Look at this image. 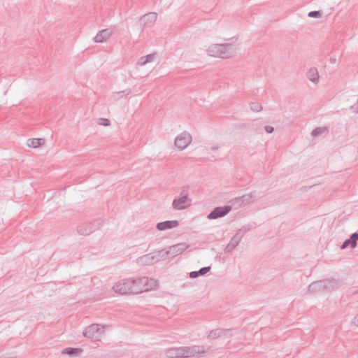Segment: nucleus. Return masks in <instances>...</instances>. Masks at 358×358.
Wrapping results in <instances>:
<instances>
[{"instance_id": "obj_8", "label": "nucleus", "mask_w": 358, "mask_h": 358, "mask_svg": "<svg viewBox=\"0 0 358 358\" xmlns=\"http://www.w3.org/2000/svg\"><path fill=\"white\" fill-rule=\"evenodd\" d=\"M191 141V135L187 131H183L176 136L175 139V145L179 150H182L190 144Z\"/></svg>"}, {"instance_id": "obj_9", "label": "nucleus", "mask_w": 358, "mask_h": 358, "mask_svg": "<svg viewBox=\"0 0 358 358\" xmlns=\"http://www.w3.org/2000/svg\"><path fill=\"white\" fill-rule=\"evenodd\" d=\"M231 210L230 206H218L215 208L208 215L209 220H215L227 215Z\"/></svg>"}, {"instance_id": "obj_1", "label": "nucleus", "mask_w": 358, "mask_h": 358, "mask_svg": "<svg viewBox=\"0 0 358 358\" xmlns=\"http://www.w3.org/2000/svg\"><path fill=\"white\" fill-rule=\"evenodd\" d=\"M206 352L204 346L193 345L190 347L171 348L166 350V355L169 358H188L194 356H201Z\"/></svg>"}, {"instance_id": "obj_5", "label": "nucleus", "mask_w": 358, "mask_h": 358, "mask_svg": "<svg viewBox=\"0 0 358 358\" xmlns=\"http://www.w3.org/2000/svg\"><path fill=\"white\" fill-rule=\"evenodd\" d=\"M189 247L186 243H180L172 246L169 247L166 250H162L157 251V255L161 256L162 259H164L169 255L173 257L182 254Z\"/></svg>"}, {"instance_id": "obj_11", "label": "nucleus", "mask_w": 358, "mask_h": 358, "mask_svg": "<svg viewBox=\"0 0 358 358\" xmlns=\"http://www.w3.org/2000/svg\"><path fill=\"white\" fill-rule=\"evenodd\" d=\"M157 18V14L154 12L148 13L144 15L140 20L142 24V30L145 27H152Z\"/></svg>"}, {"instance_id": "obj_7", "label": "nucleus", "mask_w": 358, "mask_h": 358, "mask_svg": "<svg viewBox=\"0 0 358 358\" xmlns=\"http://www.w3.org/2000/svg\"><path fill=\"white\" fill-rule=\"evenodd\" d=\"M100 220H95L92 222L84 223L79 225L77 228L78 233L80 235L87 236L99 229L101 226Z\"/></svg>"}, {"instance_id": "obj_15", "label": "nucleus", "mask_w": 358, "mask_h": 358, "mask_svg": "<svg viewBox=\"0 0 358 358\" xmlns=\"http://www.w3.org/2000/svg\"><path fill=\"white\" fill-rule=\"evenodd\" d=\"M242 239V236L238 233H236L230 240L229 243L227 244L225 248L226 252H231L241 242Z\"/></svg>"}, {"instance_id": "obj_16", "label": "nucleus", "mask_w": 358, "mask_h": 358, "mask_svg": "<svg viewBox=\"0 0 358 358\" xmlns=\"http://www.w3.org/2000/svg\"><path fill=\"white\" fill-rule=\"evenodd\" d=\"M358 241V233L355 232L351 234L350 237L343 243L341 246V249L344 250L348 245H350L352 248H355L357 246V242Z\"/></svg>"}, {"instance_id": "obj_21", "label": "nucleus", "mask_w": 358, "mask_h": 358, "mask_svg": "<svg viewBox=\"0 0 358 358\" xmlns=\"http://www.w3.org/2000/svg\"><path fill=\"white\" fill-rule=\"evenodd\" d=\"M210 266H205L200 268L199 271H194L189 273V278H196L200 275H203L210 270Z\"/></svg>"}, {"instance_id": "obj_14", "label": "nucleus", "mask_w": 358, "mask_h": 358, "mask_svg": "<svg viewBox=\"0 0 358 358\" xmlns=\"http://www.w3.org/2000/svg\"><path fill=\"white\" fill-rule=\"evenodd\" d=\"M179 222L178 220H167L159 222L156 225V228L159 231H164L166 229H171L178 227Z\"/></svg>"}, {"instance_id": "obj_23", "label": "nucleus", "mask_w": 358, "mask_h": 358, "mask_svg": "<svg viewBox=\"0 0 358 358\" xmlns=\"http://www.w3.org/2000/svg\"><path fill=\"white\" fill-rule=\"evenodd\" d=\"M328 133V129L326 127H317L315 129H313L311 132V136L313 137H317L320 135H322L323 134Z\"/></svg>"}, {"instance_id": "obj_10", "label": "nucleus", "mask_w": 358, "mask_h": 358, "mask_svg": "<svg viewBox=\"0 0 358 358\" xmlns=\"http://www.w3.org/2000/svg\"><path fill=\"white\" fill-rule=\"evenodd\" d=\"M161 256L157 255V252L153 253H149L143 256L140 257L137 259V262L139 265H149L157 262L161 259Z\"/></svg>"}, {"instance_id": "obj_31", "label": "nucleus", "mask_w": 358, "mask_h": 358, "mask_svg": "<svg viewBox=\"0 0 358 358\" xmlns=\"http://www.w3.org/2000/svg\"><path fill=\"white\" fill-rule=\"evenodd\" d=\"M180 196H185L188 198V191L187 187H183L180 192Z\"/></svg>"}, {"instance_id": "obj_20", "label": "nucleus", "mask_w": 358, "mask_h": 358, "mask_svg": "<svg viewBox=\"0 0 358 358\" xmlns=\"http://www.w3.org/2000/svg\"><path fill=\"white\" fill-rule=\"evenodd\" d=\"M228 333L229 331L227 329H217L215 330H211L208 335V338L210 339H215L222 336H226Z\"/></svg>"}, {"instance_id": "obj_35", "label": "nucleus", "mask_w": 358, "mask_h": 358, "mask_svg": "<svg viewBox=\"0 0 358 358\" xmlns=\"http://www.w3.org/2000/svg\"><path fill=\"white\" fill-rule=\"evenodd\" d=\"M218 148H219L218 145H215V146L211 147V150H217Z\"/></svg>"}, {"instance_id": "obj_6", "label": "nucleus", "mask_w": 358, "mask_h": 358, "mask_svg": "<svg viewBox=\"0 0 358 358\" xmlns=\"http://www.w3.org/2000/svg\"><path fill=\"white\" fill-rule=\"evenodd\" d=\"M136 280L138 288L140 289V293L149 291L157 285L156 280L148 277L138 278Z\"/></svg>"}, {"instance_id": "obj_19", "label": "nucleus", "mask_w": 358, "mask_h": 358, "mask_svg": "<svg viewBox=\"0 0 358 358\" xmlns=\"http://www.w3.org/2000/svg\"><path fill=\"white\" fill-rule=\"evenodd\" d=\"M307 78L309 80L314 83H317L319 80V73L315 67H311L306 74Z\"/></svg>"}, {"instance_id": "obj_13", "label": "nucleus", "mask_w": 358, "mask_h": 358, "mask_svg": "<svg viewBox=\"0 0 358 358\" xmlns=\"http://www.w3.org/2000/svg\"><path fill=\"white\" fill-rule=\"evenodd\" d=\"M324 291L332 292L340 287L341 281L338 279H325L323 280Z\"/></svg>"}, {"instance_id": "obj_2", "label": "nucleus", "mask_w": 358, "mask_h": 358, "mask_svg": "<svg viewBox=\"0 0 358 358\" xmlns=\"http://www.w3.org/2000/svg\"><path fill=\"white\" fill-rule=\"evenodd\" d=\"M236 47L232 44H211L206 49L208 55L222 59L230 58L236 52Z\"/></svg>"}, {"instance_id": "obj_28", "label": "nucleus", "mask_w": 358, "mask_h": 358, "mask_svg": "<svg viewBox=\"0 0 358 358\" xmlns=\"http://www.w3.org/2000/svg\"><path fill=\"white\" fill-rule=\"evenodd\" d=\"M98 123L100 125L108 126L110 125V120L106 118H99L98 120Z\"/></svg>"}, {"instance_id": "obj_34", "label": "nucleus", "mask_w": 358, "mask_h": 358, "mask_svg": "<svg viewBox=\"0 0 358 358\" xmlns=\"http://www.w3.org/2000/svg\"><path fill=\"white\" fill-rule=\"evenodd\" d=\"M352 323L354 325H355V326L358 327V314H357V315H356L353 317V319H352Z\"/></svg>"}, {"instance_id": "obj_4", "label": "nucleus", "mask_w": 358, "mask_h": 358, "mask_svg": "<svg viewBox=\"0 0 358 358\" xmlns=\"http://www.w3.org/2000/svg\"><path fill=\"white\" fill-rule=\"evenodd\" d=\"M106 327L98 324H90L84 329L83 336L86 338L99 341L103 336Z\"/></svg>"}, {"instance_id": "obj_12", "label": "nucleus", "mask_w": 358, "mask_h": 358, "mask_svg": "<svg viewBox=\"0 0 358 358\" xmlns=\"http://www.w3.org/2000/svg\"><path fill=\"white\" fill-rule=\"evenodd\" d=\"M191 200L185 196H180L173 201L172 206L175 210H183L190 206Z\"/></svg>"}, {"instance_id": "obj_32", "label": "nucleus", "mask_w": 358, "mask_h": 358, "mask_svg": "<svg viewBox=\"0 0 358 358\" xmlns=\"http://www.w3.org/2000/svg\"><path fill=\"white\" fill-rule=\"evenodd\" d=\"M350 110L355 113H358V99L357 103L350 107Z\"/></svg>"}, {"instance_id": "obj_18", "label": "nucleus", "mask_w": 358, "mask_h": 358, "mask_svg": "<svg viewBox=\"0 0 358 358\" xmlns=\"http://www.w3.org/2000/svg\"><path fill=\"white\" fill-rule=\"evenodd\" d=\"M324 285L323 280L313 282L308 286V292L313 293L325 292Z\"/></svg>"}, {"instance_id": "obj_25", "label": "nucleus", "mask_w": 358, "mask_h": 358, "mask_svg": "<svg viewBox=\"0 0 358 358\" xmlns=\"http://www.w3.org/2000/svg\"><path fill=\"white\" fill-rule=\"evenodd\" d=\"M250 108L254 112H259L262 110V107L259 103L252 102L250 104Z\"/></svg>"}, {"instance_id": "obj_26", "label": "nucleus", "mask_w": 358, "mask_h": 358, "mask_svg": "<svg viewBox=\"0 0 358 358\" xmlns=\"http://www.w3.org/2000/svg\"><path fill=\"white\" fill-rule=\"evenodd\" d=\"M157 57V54L156 53H152V54H149L146 56H144V58L145 59V61L148 62V63H150V62H152Z\"/></svg>"}, {"instance_id": "obj_27", "label": "nucleus", "mask_w": 358, "mask_h": 358, "mask_svg": "<svg viewBox=\"0 0 358 358\" xmlns=\"http://www.w3.org/2000/svg\"><path fill=\"white\" fill-rule=\"evenodd\" d=\"M321 15V12L318 10L310 11L308 14V16L310 17H320Z\"/></svg>"}, {"instance_id": "obj_24", "label": "nucleus", "mask_w": 358, "mask_h": 358, "mask_svg": "<svg viewBox=\"0 0 358 358\" xmlns=\"http://www.w3.org/2000/svg\"><path fill=\"white\" fill-rule=\"evenodd\" d=\"M81 352V350L79 348H66L62 350V354H67L70 355H76Z\"/></svg>"}, {"instance_id": "obj_29", "label": "nucleus", "mask_w": 358, "mask_h": 358, "mask_svg": "<svg viewBox=\"0 0 358 358\" xmlns=\"http://www.w3.org/2000/svg\"><path fill=\"white\" fill-rule=\"evenodd\" d=\"M253 195L252 193L250 194H245L241 197V199L242 201H247L249 202L250 200L252 198Z\"/></svg>"}, {"instance_id": "obj_3", "label": "nucleus", "mask_w": 358, "mask_h": 358, "mask_svg": "<svg viewBox=\"0 0 358 358\" xmlns=\"http://www.w3.org/2000/svg\"><path fill=\"white\" fill-rule=\"evenodd\" d=\"M115 292L121 295L124 294H140V289L138 288L136 279L127 278L122 279L113 286Z\"/></svg>"}, {"instance_id": "obj_22", "label": "nucleus", "mask_w": 358, "mask_h": 358, "mask_svg": "<svg viewBox=\"0 0 358 358\" xmlns=\"http://www.w3.org/2000/svg\"><path fill=\"white\" fill-rule=\"evenodd\" d=\"M45 143L43 138H31L27 141V145L30 148H37Z\"/></svg>"}, {"instance_id": "obj_30", "label": "nucleus", "mask_w": 358, "mask_h": 358, "mask_svg": "<svg viewBox=\"0 0 358 358\" xmlns=\"http://www.w3.org/2000/svg\"><path fill=\"white\" fill-rule=\"evenodd\" d=\"M146 64H148V62L145 61V59L144 58V56L143 57H141L138 59V62H137V64L139 65V66H144Z\"/></svg>"}, {"instance_id": "obj_33", "label": "nucleus", "mask_w": 358, "mask_h": 358, "mask_svg": "<svg viewBox=\"0 0 358 358\" xmlns=\"http://www.w3.org/2000/svg\"><path fill=\"white\" fill-rule=\"evenodd\" d=\"M264 130L266 131V132H267L268 134H271L274 129L273 127L271 126H269V125H267V126H265L264 127Z\"/></svg>"}, {"instance_id": "obj_17", "label": "nucleus", "mask_w": 358, "mask_h": 358, "mask_svg": "<svg viewBox=\"0 0 358 358\" xmlns=\"http://www.w3.org/2000/svg\"><path fill=\"white\" fill-rule=\"evenodd\" d=\"M111 30L108 29H102L97 33L94 40L96 43H103L106 40H107V38H108L111 36Z\"/></svg>"}]
</instances>
